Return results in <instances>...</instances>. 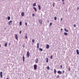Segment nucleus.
<instances>
[{
  "label": "nucleus",
  "mask_w": 79,
  "mask_h": 79,
  "mask_svg": "<svg viewBox=\"0 0 79 79\" xmlns=\"http://www.w3.org/2000/svg\"><path fill=\"white\" fill-rule=\"evenodd\" d=\"M27 57H29L30 56V53H29V51H27Z\"/></svg>",
  "instance_id": "1"
},
{
  "label": "nucleus",
  "mask_w": 79,
  "mask_h": 79,
  "mask_svg": "<svg viewBox=\"0 0 79 79\" xmlns=\"http://www.w3.org/2000/svg\"><path fill=\"white\" fill-rule=\"evenodd\" d=\"M34 69L35 70H36L37 69V65L36 64H34Z\"/></svg>",
  "instance_id": "2"
},
{
  "label": "nucleus",
  "mask_w": 79,
  "mask_h": 79,
  "mask_svg": "<svg viewBox=\"0 0 79 79\" xmlns=\"http://www.w3.org/2000/svg\"><path fill=\"white\" fill-rule=\"evenodd\" d=\"M15 38L16 40H18V35L17 34H15Z\"/></svg>",
  "instance_id": "3"
},
{
  "label": "nucleus",
  "mask_w": 79,
  "mask_h": 79,
  "mask_svg": "<svg viewBox=\"0 0 79 79\" xmlns=\"http://www.w3.org/2000/svg\"><path fill=\"white\" fill-rule=\"evenodd\" d=\"M39 22H40V24H42V20L41 19L39 20Z\"/></svg>",
  "instance_id": "4"
},
{
  "label": "nucleus",
  "mask_w": 79,
  "mask_h": 79,
  "mask_svg": "<svg viewBox=\"0 0 79 79\" xmlns=\"http://www.w3.org/2000/svg\"><path fill=\"white\" fill-rule=\"evenodd\" d=\"M11 23H12V20H10L9 22V25H11Z\"/></svg>",
  "instance_id": "5"
},
{
  "label": "nucleus",
  "mask_w": 79,
  "mask_h": 79,
  "mask_svg": "<svg viewBox=\"0 0 79 79\" xmlns=\"http://www.w3.org/2000/svg\"><path fill=\"white\" fill-rule=\"evenodd\" d=\"M37 48L38 49H39V43H37Z\"/></svg>",
  "instance_id": "6"
},
{
  "label": "nucleus",
  "mask_w": 79,
  "mask_h": 79,
  "mask_svg": "<svg viewBox=\"0 0 79 79\" xmlns=\"http://www.w3.org/2000/svg\"><path fill=\"white\" fill-rule=\"evenodd\" d=\"M57 73H58V74H62L60 70L58 71Z\"/></svg>",
  "instance_id": "7"
},
{
  "label": "nucleus",
  "mask_w": 79,
  "mask_h": 79,
  "mask_svg": "<svg viewBox=\"0 0 79 79\" xmlns=\"http://www.w3.org/2000/svg\"><path fill=\"white\" fill-rule=\"evenodd\" d=\"M0 75L1 78H2V77H3V76H2V72H0Z\"/></svg>",
  "instance_id": "8"
},
{
  "label": "nucleus",
  "mask_w": 79,
  "mask_h": 79,
  "mask_svg": "<svg viewBox=\"0 0 79 79\" xmlns=\"http://www.w3.org/2000/svg\"><path fill=\"white\" fill-rule=\"evenodd\" d=\"M38 6L39 10H41V6H40V5H38Z\"/></svg>",
  "instance_id": "9"
},
{
  "label": "nucleus",
  "mask_w": 79,
  "mask_h": 79,
  "mask_svg": "<svg viewBox=\"0 0 79 79\" xmlns=\"http://www.w3.org/2000/svg\"><path fill=\"white\" fill-rule=\"evenodd\" d=\"M21 15L22 16H24V12H22Z\"/></svg>",
  "instance_id": "10"
},
{
  "label": "nucleus",
  "mask_w": 79,
  "mask_h": 79,
  "mask_svg": "<svg viewBox=\"0 0 79 79\" xmlns=\"http://www.w3.org/2000/svg\"><path fill=\"white\" fill-rule=\"evenodd\" d=\"M39 61V59H36L35 60L36 63H37Z\"/></svg>",
  "instance_id": "11"
},
{
  "label": "nucleus",
  "mask_w": 79,
  "mask_h": 79,
  "mask_svg": "<svg viewBox=\"0 0 79 79\" xmlns=\"http://www.w3.org/2000/svg\"><path fill=\"white\" fill-rule=\"evenodd\" d=\"M25 59V58L24 57V55H23V62H24V60Z\"/></svg>",
  "instance_id": "12"
},
{
  "label": "nucleus",
  "mask_w": 79,
  "mask_h": 79,
  "mask_svg": "<svg viewBox=\"0 0 79 79\" xmlns=\"http://www.w3.org/2000/svg\"><path fill=\"white\" fill-rule=\"evenodd\" d=\"M49 47H50L49 46V45H48V44H47L46 46L47 48L48 49V48H49Z\"/></svg>",
  "instance_id": "13"
},
{
  "label": "nucleus",
  "mask_w": 79,
  "mask_h": 79,
  "mask_svg": "<svg viewBox=\"0 0 79 79\" xmlns=\"http://www.w3.org/2000/svg\"><path fill=\"white\" fill-rule=\"evenodd\" d=\"M64 30L65 31V32H69V30H67V29H66V28L64 29Z\"/></svg>",
  "instance_id": "14"
},
{
  "label": "nucleus",
  "mask_w": 79,
  "mask_h": 79,
  "mask_svg": "<svg viewBox=\"0 0 79 79\" xmlns=\"http://www.w3.org/2000/svg\"><path fill=\"white\" fill-rule=\"evenodd\" d=\"M46 61L47 63H48V58H46Z\"/></svg>",
  "instance_id": "15"
},
{
  "label": "nucleus",
  "mask_w": 79,
  "mask_h": 79,
  "mask_svg": "<svg viewBox=\"0 0 79 79\" xmlns=\"http://www.w3.org/2000/svg\"><path fill=\"white\" fill-rule=\"evenodd\" d=\"M77 55H79V50H78V49L77 50Z\"/></svg>",
  "instance_id": "16"
},
{
  "label": "nucleus",
  "mask_w": 79,
  "mask_h": 79,
  "mask_svg": "<svg viewBox=\"0 0 79 79\" xmlns=\"http://www.w3.org/2000/svg\"><path fill=\"white\" fill-rule=\"evenodd\" d=\"M54 72L55 74H56V69H54Z\"/></svg>",
  "instance_id": "17"
},
{
  "label": "nucleus",
  "mask_w": 79,
  "mask_h": 79,
  "mask_svg": "<svg viewBox=\"0 0 79 79\" xmlns=\"http://www.w3.org/2000/svg\"><path fill=\"white\" fill-rule=\"evenodd\" d=\"M33 6H36V3L35 2L34 4H33Z\"/></svg>",
  "instance_id": "18"
},
{
  "label": "nucleus",
  "mask_w": 79,
  "mask_h": 79,
  "mask_svg": "<svg viewBox=\"0 0 79 79\" xmlns=\"http://www.w3.org/2000/svg\"><path fill=\"white\" fill-rule=\"evenodd\" d=\"M33 9L35 10V11H37V9H36V8L35 7H33Z\"/></svg>",
  "instance_id": "19"
},
{
  "label": "nucleus",
  "mask_w": 79,
  "mask_h": 79,
  "mask_svg": "<svg viewBox=\"0 0 79 79\" xmlns=\"http://www.w3.org/2000/svg\"><path fill=\"white\" fill-rule=\"evenodd\" d=\"M64 35H68V33L66 32H64Z\"/></svg>",
  "instance_id": "20"
},
{
  "label": "nucleus",
  "mask_w": 79,
  "mask_h": 79,
  "mask_svg": "<svg viewBox=\"0 0 79 79\" xmlns=\"http://www.w3.org/2000/svg\"><path fill=\"white\" fill-rule=\"evenodd\" d=\"M19 24L20 26H21L22 25V21L20 22Z\"/></svg>",
  "instance_id": "21"
},
{
  "label": "nucleus",
  "mask_w": 79,
  "mask_h": 79,
  "mask_svg": "<svg viewBox=\"0 0 79 79\" xmlns=\"http://www.w3.org/2000/svg\"><path fill=\"white\" fill-rule=\"evenodd\" d=\"M39 49L40 50V51H41V52H42V51H43V49L41 48H40Z\"/></svg>",
  "instance_id": "22"
},
{
  "label": "nucleus",
  "mask_w": 79,
  "mask_h": 79,
  "mask_svg": "<svg viewBox=\"0 0 79 79\" xmlns=\"http://www.w3.org/2000/svg\"><path fill=\"white\" fill-rule=\"evenodd\" d=\"M52 5H53V7H54V6H55V3L54 2L53 3Z\"/></svg>",
  "instance_id": "23"
},
{
  "label": "nucleus",
  "mask_w": 79,
  "mask_h": 79,
  "mask_svg": "<svg viewBox=\"0 0 79 79\" xmlns=\"http://www.w3.org/2000/svg\"><path fill=\"white\" fill-rule=\"evenodd\" d=\"M47 69H50V67H49V66H47Z\"/></svg>",
  "instance_id": "24"
},
{
  "label": "nucleus",
  "mask_w": 79,
  "mask_h": 79,
  "mask_svg": "<svg viewBox=\"0 0 79 79\" xmlns=\"http://www.w3.org/2000/svg\"><path fill=\"white\" fill-rule=\"evenodd\" d=\"M8 20H10V17H8Z\"/></svg>",
  "instance_id": "25"
},
{
  "label": "nucleus",
  "mask_w": 79,
  "mask_h": 79,
  "mask_svg": "<svg viewBox=\"0 0 79 79\" xmlns=\"http://www.w3.org/2000/svg\"><path fill=\"white\" fill-rule=\"evenodd\" d=\"M59 77H60V76H59V75H58L56 76L57 78H59Z\"/></svg>",
  "instance_id": "26"
},
{
  "label": "nucleus",
  "mask_w": 79,
  "mask_h": 79,
  "mask_svg": "<svg viewBox=\"0 0 79 79\" xmlns=\"http://www.w3.org/2000/svg\"><path fill=\"white\" fill-rule=\"evenodd\" d=\"M51 59H52L53 58V56L52 55H51L50 57Z\"/></svg>",
  "instance_id": "27"
},
{
  "label": "nucleus",
  "mask_w": 79,
  "mask_h": 79,
  "mask_svg": "<svg viewBox=\"0 0 79 79\" xmlns=\"http://www.w3.org/2000/svg\"><path fill=\"white\" fill-rule=\"evenodd\" d=\"M57 19V18H56V17H54V19L55 20H56Z\"/></svg>",
  "instance_id": "28"
},
{
  "label": "nucleus",
  "mask_w": 79,
  "mask_h": 79,
  "mask_svg": "<svg viewBox=\"0 0 79 79\" xmlns=\"http://www.w3.org/2000/svg\"><path fill=\"white\" fill-rule=\"evenodd\" d=\"M32 42L33 43H34V42H35L34 40L33 39L32 40Z\"/></svg>",
  "instance_id": "29"
},
{
  "label": "nucleus",
  "mask_w": 79,
  "mask_h": 79,
  "mask_svg": "<svg viewBox=\"0 0 79 79\" xmlns=\"http://www.w3.org/2000/svg\"><path fill=\"white\" fill-rule=\"evenodd\" d=\"M5 47H7V43H5Z\"/></svg>",
  "instance_id": "30"
},
{
  "label": "nucleus",
  "mask_w": 79,
  "mask_h": 79,
  "mask_svg": "<svg viewBox=\"0 0 79 79\" xmlns=\"http://www.w3.org/2000/svg\"><path fill=\"white\" fill-rule=\"evenodd\" d=\"M32 16L33 17L35 16V14H32Z\"/></svg>",
  "instance_id": "31"
},
{
  "label": "nucleus",
  "mask_w": 79,
  "mask_h": 79,
  "mask_svg": "<svg viewBox=\"0 0 79 79\" xmlns=\"http://www.w3.org/2000/svg\"><path fill=\"white\" fill-rule=\"evenodd\" d=\"M27 23L26 22L25 24V26H27Z\"/></svg>",
  "instance_id": "32"
},
{
  "label": "nucleus",
  "mask_w": 79,
  "mask_h": 79,
  "mask_svg": "<svg viewBox=\"0 0 79 79\" xmlns=\"http://www.w3.org/2000/svg\"><path fill=\"white\" fill-rule=\"evenodd\" d=\"M69 71H71V69L70 68H69Z\"/></svg>",
  "instance_id": "33"
},
{
  "label": "nucleus",
  "mask_w": 79,
  "mask_h": 79,
  "mask_svg": "<svg viewBox=\"0 0 79 79\" xmlns=\"http://www.w3.org/2000/svg\"><path fill=\"white\" fill-rule=\"evenodd\" d=\"M62 20H63V18H61L60 19V21H62Z\"/></svg>",
  "instance_id": "34"
},
{
  "label": "nucleus",
  "mask_w": 79,
  "mask_h": 79,
  "mask_svg": "<svg viewBox=\"0 0 79 79\" xmlns=\"http://www.w3.org/2000/svg\"><path fill=\"white\" fill-rule=\"evenodd\" d=\"M60 67L61 68H62L63 66H62V65H61L60 66Z\"/></svg>",
  "instance_id": "35"
},
{
  "label": "nucleus",
  "mask_w": 79,
  "mask_h": 79,
  "mask_svg": "<svg viewBox=\"0 0 79 79\" xmlns=\"http://www.w3.org/2000/svg\"><path fill=\"white\" fill-rule=\"evenodd\" d=\"M52 23H50V26H52Z\"/></svg>",
  "instance_id": "36"
},
{
  "label": "nucleus",
  "mask_w": 79,
  "mask_h": 79,
  "mask_svg": "<svg viewBox=\"0 0 79 79\" xmlns=\"http://www.w3.org/2000/svg\"><path fill=\"white\" fill-rule=\"evenodd\" d=\"M25 39H27V36H25Z\"/></svg>",
  "instance_id": "37"
},
{
  "label": "nucleus",
  "mask_w": 79,
  "mask_h": 79,
  "mask_svg": "<svg viewBox=\"0 0 79 79\" xmlns=\"http://www.w3.org/2000/svg\"><path fill=\"white\" fill-rule=\"evenodd\" d=\"M74 27H76V24H74Z\"/></svg>",
  "instance_id": "38"
},
{
  "label": "nucleus",
  "mask_w": 79,
  "mask_h": 79,
  "mask_svg": "<svg viewBox=\"0 0 79 79\" xmlns=\"http://www.w3.org/2000/svg\"><path fill=\"white\" fill-rule=\"evenodd\" d=\"M64 70L63 71V74H64Z\"/></svg>",
  "instance_id": "39"
},
{
  "label": "nucleus",
  "mask_w": 79,
  "mask_h": 79,
  "mask_svg": "<svg viewBox=\"0 0 79 79\" xmlns=\"http://www.w3.org/2000/svg\"><path fill=\"white\" fill-rule=\"evenodd\" d=\"M79 7H77V10H79Z\"/></svg>",
  "instance_id": "40"
},
{
  "label": "nucleus",
  "mask_w": 79,
  "mask_h": 79,
  "mask_svg": "<svg viewBox=\"0 0 79 79\" xmlns=\"http://www.w3.org/2000/svg\"><path fill=\"white\" fill-rule=\"evenodd\" d=\"M19 33H20V34H21V31H20Z\"/></svg>",
  "instance_id": "41"
},
{
  "label": "nucleus",
  "mask_w": 79,
  "mask_h": 79,
  "mask_svg": "<svg viewBox=\"0 0 79 79\" xmlns=\"http://www.w3.org/2000/svg\"><path fill=\"white\" fill-rule=\"evenodd\" d=\"M61 31H63V29L62 28L61 29Z\"/></svg>",
  "instance_id": "42"
},
{
  "label": "nucleus",
  "mask_w": 79,
  "mask_h": 79,
  "mask_svg": "<svg viewBox=\"0 0 79 79\" xmlns=\"http://www.w3.org/2000/svg\"><path fill=\"white\" fill-rule=\"evenodd\" d=\"M64 0H62V2H64Z\"/></svg>",
  "instance_id": "43"
},
{
  "label": "nucleus",
  "mask_w": 79,
  "mask_h": 79,
  "mask_svg": "<svg viewBox=\"0 0 79 79\" xmlns=\"http://www.w3.org/2000/svg\"><path fill=\"white\" fill-rule=\"evenodd\" d=\"M23 48H24V46H23Z\"/></svg>",
  "instance_id": "44"
},
{
  "label": "nucleus",
  "mask_w": 79,
  "mask_h": 79,
  "mask_svg": "<svg viewBox=\"0 0 79 79\" xmlns=\"http://www.w3.org/2000/svg\"><path fill=\"white\" fill-rule=\"evenodd\" d=\"M48 22H49V20H48Z\"/></svg>",
  "instance_id": "45"
},
{
  "label": "nucleus",
  "mask_w": 79,
  "mask_h": 79,
  "mask_svg": "<svg viewBox=\"0 0 79 79\" xmlns=\"http://www.w3.org/2000/svg\"><path fill=\"white\" fill-rule=\"evenodd\" d=\"M1 46V45H0V48Z\"/></svg>",
  "instance_id": "46"
},
{
  "label": "nucleus",
  "mask_w": 79,
  "mask_h": 79,
  "mask_svg": "<svg viewBox=\"0 0 79 79\" xmlns=\"http://www.w3.org/2000/svg\"><path fill=\"white\" fill-rule=\"evenodd\" d=\"M63 5H64V3H63Z\"/></svg>",
  "instance_id": "47"
},
{
  "label": "nucleus",
  "mask_w": 79,
  "mask_h": 79,
  "mask_svg": "<svg viewBox=\"0 0 79 79\" xmlns=\"http://www.w3.org/2000/svg\"><path fill=\"white\" fill-rule=\"evenodd\" d=\"M59 1H60V0H59Z\"/></svg>",
  "instance_id": "48"
},
{
  "label": "nucleus",
  "mask_w": 79,
  "mask_h": 79,
  "mask_svg": "<svg viewBox=\"0 0 79 79\" xmlns=\"http://www.w3.org/2000/svg\"><path fill=\"white\" fill-rule=\"evenodd\" d=\"M9 44H10V43H9Z\"/></svg>",
  "instance_id": "49"
},
{
  "label": "nucleus",
  "mask_w": 79,
  "mask_h": 79,
  "mask_svg": "<svg viewBox=\"0 0 79 79\" xmlns=\"http://www.w3.org/2000/svg\"><path fill=\"white\" fill-rule=\"evenodd\" d=\"M28 79H30V78H28Z\"/></svg>",
  "instance_id": "50"
}]
</instances>
